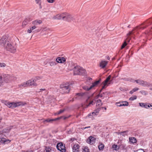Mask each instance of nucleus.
I'll use <instances>...</instances> for the list:
<instances>
[{
    "instance_id": "f257e3e1",
    "label": "nucleus",
    "mask_w": 152,
    "mask_h": 152,
    "mask_svg": "<svg viewBox=\"0 0 152 152\" xmlns=\"http://www.w3.org/2000/svg\"><path fill=\"white\" fill-rule=\"evenodd\" d=\"M1 102L8 107L11 108L16 107L24 105L26 104V102L21 101L10 102L7 101L2 100Z\"/></svg>"
},
{
    "instance_id": "f03ea898",
    "label": "nucleus",
    "mask_w": 152,
    "mask_h": 152,
    "mask_svg": "<svg viewBox=\"0 0 152 152\" xmlns=\"http://www.w3.org/2000/svg\"><path fill=\"white\" fill-rule=\"evenodd\" d=\"M147 25L146 24V23L143 24L140 26L137 27L136 28H135L134 30L131 31H129L127 34V37L125 41L129 42L130 40V38L129 36L133 34L135 32L139 31L140 29H143L145 28Z\"/></svg>"
},
{
    "instance_id": "7ed1b4c3",
    "label": "nucleus",
    "mask_w": 152,
    "mask_h": 152,
    "mask_svg": "<svg viewBox=\"0 0 152 152\" xmlns=\"http://www.w3.org/2000/svg\"><path fill=\"white\" fill-rule=\"evenodd\" d=\"M74 75H84L86 73L85 70L82 67L77 66L74 67L73 69Z\"/></svg>"
},
{
    "instance_id": "20e7f679",
    "label": "nucleus",
    "mask_w": 152,
    "mask_h": 152,
    "mask_svg": "<svg viewBox=\"0 0 152 152\" xmlns=\"http://www.w3.org/2000/svg\"><path fill=\"white\" fill-rule=\"evenodd\" d=\"M135 82L139 85L144 87H149L152 86V84L151 83L140 79L135 80Z\"/></svg>"
},
{
    "instance_id": "39448f33",
    "label": "nucleus",
    "mask_w": 152,
    "mask_h": 152,
    "mask_svg": "<svg viewBox=\"0 0 152 152\" xmlns=\"http://www.w3.org/2000/svg\"><path fill=\"white\" fill-rule=\"evenodd\" d=\"M61 92L62 94L68 93L70 90V86L66 84H62L60 86Z\"/></svg>"
},
{
    "instance_id": "423d86ee",
    "label": "nucleus",
    "mask_w": 152,
    "mask_h": 152,
    "mask_svg": "<svg viewBox=\"0 0 152 152\" xmlns=\"http://www.w3.org/2000/svg\"><path fill=\"white\" fill-rule=\"evenodd\" d=\"M2 82H4L8 83L12 80L13 79V77L8 74H2Z\"/></svg>"
},
{
    "instance_id": "0eeeda50",
    "label": "nucleus",
    "mask_w": 152,
    "mask_h": 152,
    "mask_svg": "<svg viewBox=\"0 0 152 152\" xmlns=\"http://www.w3.org/2000/svg\"><path fill=\"white\" fill-rule=\"evenodd\" d=\"M64 19L63 20L69 22L73 21L75 19L74 16L66 12L64 13Z\"/></svg>"
},
{
    "instance_id": "6e6552de",
    "label": "nucleus",
    "mask_w": 152,
    "mask_h": 152,
    "mask_svg": "<svg viewBox=\"0 0 152 152\" xmlns=\"http://www.w3.org/2000/svg\"><path fill=\"white\" fill-rule=\"evenodd\" d=\"M7 50L12 53H14L16 51V47L15 45L13 46L10 44L8 43L6 46Z\"/></svg>"
},
{
    "instance_id": "1a4fd4ad",
    "label": "nucleus",
    "mask_w": 152,
    "mask_h": 152,
    "mask_svg": "<svg viewBox=\"0 0 152 152\" xmlns=\"http://www.w3.org/2000/svg\"><path fill=\"white\" fill-rule=\"evenodd\" d=\"M99 82L100 81L99 80L96 81L94 83H93L92 84V85L90 87H88V86H85L83 87V89L86 91H89L93 88L96 86V85H97L99 83Z\"/></svg>"
},
{
    "instance_id": "9d476101",
    "label": "nucleus",
    "mask_w": 152,
    "mask_h": 152,
    "mask_svg": "<svg viewBox=\"0 0 152 152\" xmlns=\"http://www.w3.org/2000/svg\"><path fill=\"white\" fill-rule=\"evenodd\" d=\"M57 149L61 152H65L66 149L65 145H63L62 142H59L56 145Z\"/></svg>"
},
{
    "instance_id": "9b49d317",
    "label": "nucleus",
    "mask_w": 152,
    "mask_h": 152,
    "mask_svg": "<svg viewBox=\"0 0 152 152\" xmlns=\"http://www.w3.org/2000/svg\"><path fill=\"white\" fill-rule=\"evenodd\" d=\"M111 77V76L110 75H109L106 79L102 83L103 84V86H102V89L101 90L100 92H101L102 90L104 88L106 87L107 86H108L110 84V83H108L109 82H110V79Z\"/></svg>"
},
{
    "instance_id": "f8f14e48",
    "label": "nucleus",
    "mask_w": 152,
    "mask_h": 152,
    "mask_svg": "<svg viewBox=\"0 0 152 152\" xmlns=\"http://www.w3.org/2000/svg\"><path fill=\"white\" fill-rule=\"evenodd\" d=\"M64 13L61 14H58L54 16L52 19L53 20H60L64 19Z\"/></svg>"
},
{
    "instance_id": "ddd939ff",
    "label": "nucleus",
    "mask_w": 152,
    "mask_h": 152,
    "mask_svg": "<svg viewBox=\"0 0 152 152\" xmlns=\"http://www.w3.org/2000/svg\"><path fill=\"white\" fill-rule=\"evenodd\" d=\"M28 86H37V84L35 83L34 80H30L26 81Z\"/></svg>"
},
{
    "instance_id": "4468645a",
    "label": "nucleus",
    "mask_w": 152,
    "mask_h": 152,
    "mask_svg": "<svg viewBox=\"0 0 152 152\" xmlns=\"http://www.w3.org/2000/svg\"><path fill=\"white\" fill-rule=\"evenodd\" d=\"M7 37L5 35L3 36L0 40V45L4 46L6 44Z\"/></svg>"
},
{
    "instance_id": "2eb2a0df",
    "label": "nucleus",
    "mask_w": 152,
    "mask_h": 152,
    "mask_svg": "<svg viewBox=\"0 0 152 152\" xmlns=\"http://www.w3.org/2000/svg\"><path fill=\"white\" fill-rule=\"evenodd\" d=\"M96 139L92 136L89 137L88 139L87 140V142L91 144H93L95 142Z\"/></svg>"
},
{
    "instance_id": "dca6fc26",
    "label": "nucleus",
    "mask_w": 152,
    "mask_h": 152,
    "mask_svg": "<svg viewBox=\"0 0 152 152\" xmlns=\"http://www.w3.org/2000/svg\"><path fill=\"white\" fill-rule=\"evenodd\" d=\"M108 63V62L104 61H102L99 63V66L102 68H104Z\"/></svg>"
},
{
    "instance_id": "f3484780",
    "label": "nucleus",
    "mask_w": 152,
    "mask_h": 152,
    "mask_svg": "<svg viewBox=\"0 0 152 152\" xmlns=\"http://www.w3.org/2000/svg\"><path fill=\"white\" fill-rule=\"evenodd\" d=\"M101 108H97L95 109L94 111L92 113V116H96L98 115Z\"/></svg>"
},
{
    "instance_id": "a211bd4d",
    "label": "nucleus",
    "mask_w": 152,
    "mask_h": 152,
    "mask_svg": "<svg viewBox=\"0 0 152 152\" xmlns=\"http://www.w3.org/2000/svg\"><path fill=\"white\" fill-rule=\"evenodd\" d=\"M10 140H7L4 138H0V143L4 144H7L8 142H10Z\"/></svg>"
},
{
    "instance_id": "6ab92c4d",
    "label": "nucleus",
    "mask_w": 152,
    "mask_h": 152,
    "mask_svg": "<svg viewBox=\"0 0 152 152\" xmlns=\"http://www.w3.org/2000/svg\"><path fill=\"white\" fill-rule=\"evenodd\" d=\"M56 61L58 63H63L66 60L63 57H58L56 59Z\"/></svg>"
},
{
    "instance_id": "aec40b11",
    "label": "nucleus",
    "mask_w": 152,
    "mask_h": 152,
    "mask_svg": "<svg viewBox=\"0 0 152 152\" xmlns=\"http://www.w3.org/2000/svg\"><path fill=\"white\" fill-rule=\"evenodd\" d=\"M122 80H123L124 81H129L132 83H135V80H134L133 78H132L131 77H128V78H122L121 79Z\"/></svg>"
},
{
    "instance_id": "412c9836",
    "label": "nucleus",
    "mask_w": 152,
    "mask_h": 152,
    "mask_svg": "<svg viewBox=\"0 0 152 152\" xmlns=\"http://www.w3.org/2000/svg\"><path fill=\"white\" fill-rule=\"evenodd\" d=\"M79 148V146L78 144L74 145L72 148L73 152H78Z\"/></svg>"
},
{
    "instance_id": "4be33fe9",
    "label": "nucleus",
    "mask_w": 152,
    "mask_h": 152,
    "mask_svg": "<svg viewBox=\"0 0 152 152\" xmlns=\"http://www.w3.org/2000/svg\"><path fill=\"white\" fill-rule=\"evenodd\" d=\"M12 127H8L7 129H4L2 131V132H0V135H1L0 137H1L2 136L1 135L3 134L4 133L9 132Z\"/></svg>"
},
{
    "instance_id": "5701e85b",
    "label": "nucleus",
    "mask_w": 152,
    "mask_h": 152,
    "mask_svg": "<svg viewBox=\"0 0 152 152\" xmlns=\"http://www.w3.org/2000/svg\"><path fill=\"white\" fill-rule=\"evenodd\" d=\"M94 104V102L93 101H89L88 104H85V105L83 106V107L85 108H87L89 107H91V105H93Z\"/></svg>"
},
{
    "instance_id": "b1692460",
    "label": "nucleus",
    "mask_w": 152,
    "mask_h": 152,
    "mask_svg": "<svg viewBox=\"0 0 152 152\" xmlns=\"http://www.w3.org/2000/svg\"><path fill=\"white\" fill-rule=\"evenodd\" d=\"M129 142L132 144L136 143L137 142L136 139L134 137H129Z\"/></svg>"
},
{
    "instance_id": "393cba45",
    "label": "nucleus",
    "mask_w": 152,
    "mask_h": 152,
    "mask_svg": "<svg viewBox=\"0 0 152 152\" xmlns=\"http://www.w3.org/2000/svg\"><path fill=\"white\" fill-rule=\"evenodd\" d=\"M139 104L140 106L142 107H143L146 108H148V107H150L149 105L147 104L146 103H139Z\"/></svg>"
},
{
    "instance_id": "a878e982",
    "label": "nucleus",
    "mask_w": 152,
    "mask_h": 152,
    "mask_svg": "<svg viewBox=\"0 0 152 152\" xmlns=\"http://www.w3.org/2000/svg\"><path fill=\"white\" fill-rule=\"evenodd\" d=\"M28 85L26 81L18 85V87L20 88H22L23 87H28Z\"/></svg>"
},
{
    "instance_id": "bb28decb",
    "label": "nucleus",
    "mask_w": 152,
    "mask_h": 152,
    "mask_svg": "<svg viewBox=\"0 0 152 152\" xmlns=\"http://www.w3.org/2000/svg\"><path fill=\"white\" fill-rule=\"evenodd\" d=\"M76 95L77 96L76 98L80 99L84 96L85 94L83 93H77L76 94Z\"/></svg>"
},
{
    "instance_id": "cd10ccee",
    "label": "nucleus",
    "mask_w": 152,
    "mask_h": 152,
    "mask_svg": "<svg viewBox=\"0 0 152 152\" xmlns=\"http://www.w3.org/2000/svg\"><path fill=\"white\" fill-rule=\"evenodd\" d=\"M42 22L40 20H36L32 22V23L34 25H38L42 23Z\"/></svg>"
},
{
    "instance_id": "c85d7f7f",
    "label": "nucleus",
    "mask_w": 152,
    "mask_h": 152,
    "mask_svg": "<svg viewBox=\"0 0 152 152\" xmlns=\"http://www.w3.org/2000/svg\"><path fill=\"white\" fill-rule=\"evenodd\" d=\"M36 26H33L30 27L29 29H28L27 32L28 33H30L32 32V31L36 28Z\"/></svg>"
},
{
    "instance_id": "c756f323",
    "label": "nucleus",
    "mask_w": 152,
    "mask_h": 152,
    "mask_svg": "<svg viewBox=\"0 0 152 152\" xmlns=\"http://www.w3.org/2000/svg\"><path fill=\"white\" fill-rule=\"evenodd\" d=\"M121 146L123 150L127 151L128 149V147H126V145L125 144H122L121 145Z\"/></svg>"
},
{
    "instance_id": "7c9ffc66",
    "label": "nucleus",
    "mask_w": 152,
    "mask_h": 152,
    "mask_svg": "<svg viewBox=\"0 0 152 152\" xmlns=\"http://www.w3.org/2000/svg\"><path fill=\"white\" fill-rule=\"evenodd\" d=\"M102 105V103L101 100L100 99H98L97 100L96 102V106H100Z\"/></svg>"
},
{
    "instance_id": "2f4dec72",
    "label": "nucleus",
    "mask_w": 152,
    "mask_h": 152,
    "mask_svg": "<svg viewBox=\"0 0 152 152\" xmlns=\"http://www.w3.org/2000/svg\"><path fill=\"white\" fill-rule=\"evenodd\" d=\"M60 118H58L55 119H47L45 120L44 122H51L53 121H55L59 119Z\"/></svg>"
},
{
    "instance_id": "473e14b6",
    "label": "nucleus",
    "mask_w": 152,
    "mask_h": 152,
    "mask_svg": "<svg viewBox=\"0 0 152 152\" xmlns=\"http://www.w3.org/2000/svg\"><path fill=\"white\" fill-rule=\"evenodd\" d=\"M139 89V88L135 87L132 90L129 92V93L131 94H132L134 92L136 91Z\"/></svg>"
},
{
    "instance_id": "72a5a7b5",
    "label": "nucleus",
    "mask_w": 152,
    "mask_h": 152,
    "mask_svg": "<svg viewBox=\"0 0 152 152\" xmlns=\"http://www.w3.org/2000/svg\"><path fill=\"white\" fill-rule=\"evenodd\" d=\"M112 148L115 151H117L119 149V147L115 144H114L112 146Z\"/></svg>"
},
{
    "instance_id": "f704fd0d",
    "label": "nucleus",
    "mask_w": 152,
    "mask_h": 152,
    "mask_svg": "<svg viewBox=\"0 0 152 152\" xmlns=\"http://www.w3.org/2000/svg\"><path fill=\"white\" fill-rule=\"evenodd\" d=\"M30 20H29L28 19H25L23 23V25H26L27 24L28 22H29Z\"/></svg>"
},
{
    "instance_id": "c9c22d12",
    "label": "nucleus",
    "mask_w": 152,
    "mask_h": 152,
    "mask_svg": "<svg viewBox=\"0 0 152 152\" xmlns=\"http://www.w3.org/2000/svg\"><path fill=\"white\" fill-rule=\"evenodd\" d=\"M98 148L99 150H102L104 148V145L101 144L99 145H98Z\"/></svg>"
},
{
    "instance_id": "e433bc0d",
    "label": "nucleus",
    "mask_w": 152,
    "mask_h": 152,
    "mask_svg": "<svg viewBox=\"0 0 152 152\" xmlns=\"http://www.w3.org/2000/svg\"><path fill=\"white\" fill-rule=\"evenodd\" d=\"M137 98V96L136 95H134L130 97L129 99V100H130L133 101L134 100L136 99Z\"/></svg>"
},
{
    "instance_id": "4c0bfd02",
    "label": "nucleus",
    "mask_w": 152,
    "mask_h": 152,
    "mask_svg": "<svg viewBox=\"0 0 152 152\" xmlns=\"http://www.w3.org/2000/svg\"><path fill=\"white\" fill-rule=\"evenodd\" d=\"M65 111V109H63L62 110H60L59 111L55 113V115H58L60 114L61 113H63Z\"/></svg>"
},
{
    "instance_id": "58836bf2",
    "label": "nucleus",
    "mask_w": 152,
    "mask_h": 152,
    "mask_svg": "<svg viewBox=\"0 0 152 152\" xmlns=\"http://www.w3.org/2000/svg\"><path fill=\"white\" fill-rule=\"evenodd\" d=\"M140 92L142 95H147L148 94V92L145 91H144V90H142V91H140Z\"/></svg>"
},
{
    "instance_id": "ea45409f",
    "label": "nucleus",
    "mask_w": 152,
    "mask_h": 152,
    "mask_svg": "<svg viewBox=\"0 0 152 152\" xmlns=\"http://www.w3.org/2000/svg\"><path fill=\"white\" fill-rule=\"evenodd\" d=\"M45 150V151L46 152H50L51 150V149L50 147H46Z\"/></svg>"
},
{
    "instance_id": "a19ab883",
    "label": "nucleus",
    "mask_w": 152,
    "mask_h": 152,
    "mask_svg": "<svg viewBox=\"0 0 152 152\" xmlns=\"http://www.w3.org/2000/svg\"><path fill=\"white\" fill-rule=\"evenodd\" d=\"M41 79V78L39 77H36L34 79V81L35 83L36 82L38 81Z\"/></svg>"
},
{
    "instance_id": "79ce46f5",
    "label": "nucleus",
    "mask_w": 152,
    "mask_h": 152,
    "mask_svg": "<svg viewBox=\"0 0 152 152\" xmlns=\"http://www.w3.org/2000/svg\"><path fill=\"white\" fill-rule=\"evenodd\" d=\"M127 45V43L126 41H125L121 46V49L124 48Z\"/></svg>"
},
{
    "instance_id": "37998d69",
    "label": "nucleus",
    "mask_w": 152,
    "mask_h": 152,
    "mask_svg": "<svg viewBox=\"0 0 152 152\" xmlns=\"http://www.w3.org/2000/svg\"><path fill=\"white\" fill-rule=\"evenodd\" d=\"M6 66V64L4 63H0V67H4Z\"/></svg>"
},
{
    "instance_id": "c03bdc74",
    "label": "nucleus",
    "mask_w": 152,
    "mask_h": 152,
    "mask_svg": "<svg viewBox=\"0 0 152 152\" xmlns=\"http://www.w3.org/2000/svg\"><path fill=\"white\" fill-rule=\"evenodd\" d=\"M50 65L51 66H53L55 65L56 64V62H55L51 61L49 62Z\"/></svg>"
},
{
    "instance_id": "a18cd8bd",
    "label": "nucleus",
    "mask_w": 152,
    "mask_h": 152,
    "mask_svg": "<svg viewBox=\"0 0 152 152\" xmlns=\"http://www.w3.org/2000/svg\"><path fill=\"white\" fill-rule=\"evenodd\" d=\"M116 104L118 106L121 107L123 106V103H121L119 102H117L116 103Z\"/></svg>"
},
{
    "instance_id": "49530a36",
    "label": "nucleus",
    "mask_w": 152,
    "mask_h": 152,
    "mask_svg": "<svg viewBox=\"0 0 152 152\" xmlns=\"http://www.w3.org/2000/svg\"><path fill=\"white\" fill-rule=\"evenodd\" d=\"M124 103H123V106H127L129 105V103L127 102H124Z\"/></svg>"
},
{
    "instance_id": "de8ad7c7",
    "label": "nucleus",
    "mask_w": 152,
    "mask_h": 152,
    "mask_svg": "<svg viewBox=\"0 0 152 152\" xmlns=\"http://www.w3.org/2000/svg\"><path fill=\"white\" fill-rule=\"evenodd\" d=\"M83 152H89V151L88 148H85L84 149Z\"/></svg>"
},
{
    "instance_id": "09e8293b",
    "label": "nucleus",
    "mask_w": 152,
    "mask_h": 152,
    "mask_svg": "<svg viewBox=\"0 0 152 152\" xmlns=\"http://www.w3.org/2000/svg\"><path fill=\"white\" fill-rule=\"evenodd\" d=\"M36 3L39 4L40 5H41V0H36Z\"/></svg>"
},
{
    "instance_id": "8fccbe9b",
    "label": "nucleus",
    "mask_w": 152,
    "mask_h": 152,
    "mask_svg": "<svg viewBox=\"0 0 152 152\" xmlns=\"http://www.w3.org/2000/svg\"><path fill=\"white\" fill-rule=\"evenodd\" d=\"M2 82V74L0 73V83Z\"/></svg>"
},
{
    "instance_id": "3c124183",
    "label": "nucleus",
    "mask_w": 152,
    "mask_h": 152,
    "mask_svg": "<svg viewBox=\"0 0 152 152\" xmlns=\"http://www.w3.org/2000/svg\"><path fill=\"white\" fill-rule=\"evenodd\" d=\"M102 94H98V95H97L96 96V99H97L98 98H99V97H102Z\"/></svg>"
},
{
    "instance_id": "603ef678",
    "label": "nucleus",
    "mask_w": 152,
    "mask_h": 152,
    "mask_svg": "<svg viewBox=\"0 0 152 152\" xmlns=\"http://www.w3.org/2000/svg\"><path fill=\"white\" fill-rule=\"evenodd\" d=\"M47 1L49 3H53L54 2V0H47Z\"/></svg>"
},
{
    "instance_id": "864d4df0",
    "label": "nucleus",
    "mask_w": 152,
    "mask_h": 152,
    "mask_svg": "<svg viewBox=\"0 0 152 152\" xmlns=\"http://www.w3.org/2000/svg\"><path fill=\"white\" fill-rule=\"evenodd\" d=\"M127 131H124V132H121L120 133V134H121V135H124L123 134L124 133H126L127 132Z\"/></svg>"
},
{
    "instance_id": "5fc2aeb1",
    "label": "nucleus",
    "mask_w": 152,
    "mask_h": 152,
    "mask_svg": "<svg viewBox=\"0 0 152 152\" xmlns=\"http://www.w3.org/2000/svg\"><path fill=\"white\" fill-rule=\"evenodd\" d=\"M90 128V126H88V127H83L82 128V129H87V128Z\"/></svg>"
},
{
    "instance_id": "6e6d98bb",
    "label": "nucleus",
    "mask_w": 152,
    "mask_h": 152,
    "mask_svg": "<svg viewBox=\"0 0 152 152\" xmlns=\"http://www.w3.org/2000/svg\"><path fill=\"white\" fill-rule=\"evenodd\" d=\"M90 98V96H88V97L87 99H86V102H87L88 103V100H89Z\"/></svg>"
},
{
    "instance_id": "4d7b16f0",
    "label": "nucleus",
    "mask_w": 152,
    "mask_h": 152,
    "mask_svg": "<svg viewBox=\"0 0 152 152\" xmlns=\"http://www.w3.org/2000/svg\"><path fill=\"white\" fill-rule=\"evenodd\" d=\"M22 152H33V151L32 150L28 151H23Z\"/></svg>"
},
{
    "instance_id": "13d9d810",
    "label": "nucleus",
    "mask_w": 152,
    "mask_h": 152,
    "mask_svg": "<svg viewBox=\"0 0 152 152\" xmlns=\"http://www.w3.org/2000/svg\"><path fill=\"white\" fill-rule=\"evenodd\" d=\"M45 89L44 88H43V89H40V91H39V92H41V91H45Z\"/></svg>"
},
{
    "instance_id": "bf43d9fd",
    "label": "nucleus",
    "mask_w": 152,
    "mask_h": 152,
    "mask_svg": "<svg viewBox=\"0 0 152 152\" xmlns=\"http://www.w3.org/2000/svg\"><path fill=\"white\" fill-rule=\"evenodd\" d=\"M101 108H104V109L105 110H106V108L105 107H102Z\"/></svg>"
},
{
    "instance_id": "052dcab7",
    "label": "nucleus",
    "mask_w": 152,
    "mask_h": 152,
    "mask_svg": "<svg viewBox=\"0 0 152 152\" xmlns=\"http://www.w3.org/2000/svg\"><path fill=\"white\" fill-rule=\"evenodd\" d=\"M91 115H92V113H90L88 114V116H91Z\"/></svg>"
},
{
    "instance_id": "680f3d73",
    "label": "nucleus",
    "mask_w": 152,
    "mask_h": 152,
    "mask_svg": "<svg viewBox=\"0 0 152 152\" xmlns=\"http://www.w3.org/2000/svg\"><path fill=\"white\" fill-rule=\"evenodd\" d=\"M107 59L108 60H110V58L109 56H108L107 57Z\"/></svg>"
},
{
    "instance_id": "e2e57ef3",
    "label": "nucleus",
    "mask_w": 152,
    "mask_h": 152,
    "mask_svg": "<svg viewBox=\"0 0 152 152\" xmlns=\"http://www.w3.org/2000/svg\"><path fill=\"white\" fill-rule=\"evenodd\" d=\"M150 90L152 91V87H151L150 88Z\"/></svg>"
},
{
    "instance_id": "0e129e2a",
    "label": "nucleus",
    "mask_w": 152,
    "mask_h": 152,
    "mask_svg": "<svg viewBox=\"0 0 152 152\" xmlns=\"http://www.w3.org/2000/svg\"><path fill=\"white\" fill-rule=\"evenodd\" d=\"M66 118H67V117H64V119L65 120V119H66Z\"/></svg>"
},
{
    "instance_id": "69168bd1",
    "label": "nucleus",
    "mask_w": 152,
    "mask_h": 152,
    "mask_svg": "<svg viewBox=\"0 0 152 152\" xmlns=\"http://www.w3.org/2000/svg\"><path fill=\"white\" fill-rule=\"evenodd\" d=\"M139 150H143V151L144 150L143 149H142L141 148V149H139Z\"/></svg>"
},
{
    "instance_id": "338daca9",
    "label": "nucleus",
    "mask_w": 152,
    "mask_h": 152,
    "mask_svg": "<svg viewBox=\"0 0 152 152\" xmlns=\"http://www.w3.org/2000/svg\"><path fill=\"white\" fill-rule=\"evenodd\" d=\"M150 106V107H152V105H151V104H150V105H149Z\"/></svg>"
},
{
    "instance_id": "774afa93",
    "label": "nucleus",
    "mask_w": 152,
    "mask_h": 152,
    "mask_svg": "<svg viewBox=\"0 0 152 152\" xmlns=\"http://www.w3.org/2000/svg\"><path fill=\"white\" fill-rule=\"evenodd\" d=\"M145 34H147V33H145Z\"/></svg>"
}]
</instances>
